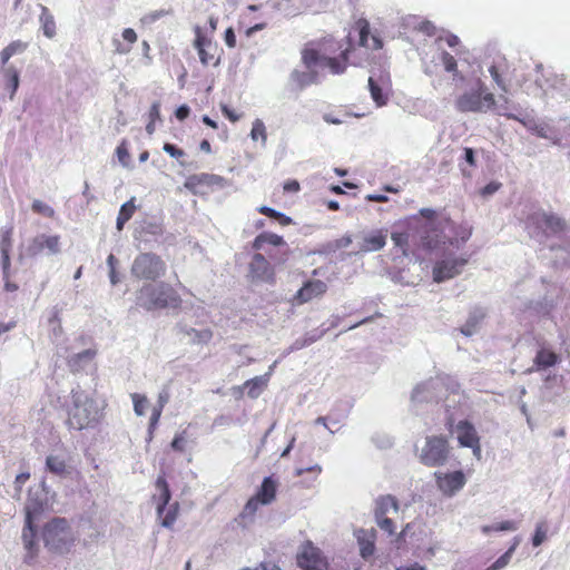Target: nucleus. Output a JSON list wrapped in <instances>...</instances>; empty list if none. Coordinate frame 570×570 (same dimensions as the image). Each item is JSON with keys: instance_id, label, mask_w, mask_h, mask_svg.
I'll return each mask as SVG.
<instances>
[{"instance_id": "obj_29", "label": "nucleus", "mask_w": 570, "mask_h": 570, "mask_svg": "<svg viewBox=\"0 0 570 570\" xmlns=\"http://www.w3.org/2000/svg\"><path fill=\"white\" fill-rule=\"evenodd\" d=\"M558 362V354L547 348L539 350L533 361L537 370H544L554 366Z\"/></svg>"}, {"instance_id": "obj_9", "label": "nucleus", "mask_w": 570, "mask_h": 570, "mask_svg": "<svg viewBox=\"0 0 570 570\" xmlns=\"http://www.w3.org/2000/svg\"><path fill=\"white\" fill-rule=\"evenodd\" d=\"M278 489V480L274 476L264 478L262 484L253 497L248 499L244 505L242 512L236 519L243 522L246 519H253L259 508V505L272 504L276 500Z\"/></svg>"}, {"instance_id": "obj_11", "label": "nucleus", "mask_w": 570, "mask_h": 570, "mask_svg": "<svg viewBox=\"0 0 570 570\" xmlns=\"http://www.w3.org/2000/svg\"><path fill=\"white\" fill-rule=\"evenodd\" d=\"M450 455L449 440L444 435H429L420 453V462L426 466L443 465Z\"/></svg>"}, {"instance_id": "obj_61", "label": "nucleus", "mask_w": 570, "mask_h": 570, "mask_svg": "<svg viewBox=\"0 0 570 570\" xmlns=\"http://www.w3.org/2000/svg\"><path fill=\"white\" fill-rule=\"evenodd\" d=\"M464 159L471 167H474L476 165L474 151L472 148H470V147L464 148Z\"/></svg>"}, {"instance_id": "obj_52", "label": "nucleus", "mask_w": 570, "mask_h": 570, "mask_svg": "<svg viewBox=\"0 0 570 570\" xmlns=\"http://www.w3.org/2000/svg\"><path fill=\"white\" fill-rule=\"evenodd\" d=\"M163 404L159 405V407H155L153 410L150 420H149V433L153 434L154 430L157 428V424L159 422L160 415H161Z\"/></svg>"}, {"instance_id": "obj_13", "label": "nucleus", "mask_w": 570, "mask_h": 570, "mask_svg": "<svg viewBox=\"0 0 570 570\" xmlns=\"http://www.w3.org/2000/svg\"><path fill=\"white\" fill-rule=\"evenodd\" d=\"M296 563L303 570H326L328 567L327 559L322 550L306 541L301 546L296 556Z\"/></svg>"}, {"instance_id": "obj_49", "label": "nucleus", "mask_w": 570, "mask_h": 570, "mask_svg": "<svg viewBox=\"0 0 570 570\" xmlns=\"http://www.w3.org/2000/svg\"><path fill=\"white\" fill-rule=\"evenodd\" d=\"M163 149L170 157H173L177 160H179L180 158L186 156V153L181 148H178L177 146L169 144V142H165Z\"/></svg>"}, {"instance_id": "obj_48", "label": "nucleus", "mask_w": 570, "mask_h": 570, "mask_svg": "<svg viewBox=\"0 0 570 570\" xmlns=\"http://www.w3.org/2000/svg\"><path fill=\"white\" fill-rule=\"evenodd\" d=\"M13 228L9 227L1 233L0 250H11Z\"/></svg>"}, {"instance_id": "obj_55", "label": "nucleus", "mask_w": 570, "mask_h": 570, "mask_svg": "<svg viewBox=\"0 0 570 570\" xmlns=\"http://www.w3.org/2000/svg\"><path fill=\"white\" fill-rule=\"evenodd\" d=\"M148 118H149V121H160V102L159 101H155L150 108H149V112H148Z\"/></svg>"}, {"instance_id": "obj_6", "label": "nucleus", "mask_w": 570, "mask_h": 570, "mask_svg": "<svg viewBox=\"0 0 570 570\" xmlns=\"http://www.w3.org/2000/svg\"><path fill=\"white\" fill-rule=\"evenodd\" d=\"M45 546L55 552H68L73 546L76 538L65 518H53L46 523L42 530Z\"/></svg>"}, {"instance_id": "obj_37", "label": "nucleus", "mask_w": 570, "mask_h": 570, "mask_svg": "<svg viewBox=\"0 0 570 570\" xmlns=\"http://www.w3.org/2000/svg\"><path fill=\"white\" fill-rule=\"evenodd\" d=\"M135 210H136V206L134 204V199L128 200L120 207V210H119L118 217H117V229L118 230L122 229L125 223H127L135 214Z\"/></svg>"}, {"instance_id": "obj_27", "label": "nucleus", "mask_w": 570, "mask_h": 570, "mask_svg": "<svg viewBox=\"0 0 570 570\" xmlns=\"http://www.w3.org/2000/svg\"><path fill=\"white\" fill-rule=\"evenodd\" d=\"M266 245H271L274 247H279L286 245L284 238L277 234L263 232L258 234L252 243V248L254 250H262Z\"/></svg>"}, {"instance_id": "obj_19", "label": "nucleus", "mask_w": 570, "mask_h": 570, "mask_svg": "<svg viewBox=\"0 0 570 570\" xmlns=\"http://www.w3.org/2000/svg\"><path fill=\"white\" fill-rule=\"evenodd\" d=\"M249 272L254 278L263 282L273 283L275 279L274 268L267 258L261 253L253 255L249 263Z\"/></svg>"}, {"instance_id": "obj_54", "label": "nucleus", "mask_w": 570, "mask_h": 570, "mask_svg": "<svg viewBox=\"0 0 570 570\" xmlns=\"http://www.w3.org/2000/svg\"><path fill=\"white\" fill-rule=\"evenodd\" d=\"M352 236L351 235H345L341 238H337L335 239L333 243H332V247L334 249H341V248H346L348 247L351 244H352Z\"/></svg>"}, {"instance_id": "obj_15", "label": "nucleus", "mask_w": 570, "mask_h": 570, "mask_svg": "<svg viewBox=\"0 0 570 570\" xmlns=\"http://www.w3.org/2000/svg\"><path fill=\"white\" fill-rule=\"evenodd\" d=\"M468 264V258H450L438 262L433 267V279L436 283L444 282L459 275Z\"/></svg>"}, {"instance_id": "obj_4", "label": "nucleus", "mask_w": 570, "mask_h": 570, "mask_svg": "<svg viewBox=\"0 0 570 570\" xmlns=\"http://www.w3.org/2000/svg\"><path fill=\"white\" fill-rule=\"evenodd\" d=\"M136 304L147 312L178 309L181 307L183 299L170 284L160 282L141 286L137 292Z\"/></svg>"}, {"instance_id": "obj_22", "label": "nucleus", "mask_w": 570, "mask_h": 570, "mask_svg": "<svg viewBox=\"0 0 570 570\" xmlns=\"http://www.w3.org/2000/svg\"><path fill=\"white\" fill-rule=\"evenodd\" d=\"M353 29L355 31H357V33H358V46L360 47L371 48L372 50H377V49L382 48L383 42L376 36H373L371 38L372 43H368L370 23L366 19H364V18L358 19L354 23Z\"/></svg>"}, {"instance_id": "obj_53", "label": "nucleus", "mask_w": 570, "mask_h": 570, "mask_svg": "<svg viewBox=\"0 0 570 570\" xmlns=\"http://www.w3.org/2000/svg\"><path fill=\"white\" fill-rule=\"evenodd\" d=\"M1 265H2V272L3 277H9L10 275V250H1Z\"/></svg>"}, {"instance_id": "obj_30", "label": "nucleus", "mask_w": 570, "mask_h": 570, "mask_svg": "<svg viewBox=\"0 0 570 570\" xmlns=\"http://www.w3.org/2000/svg\"><path fill=\"white\" fill-rule=\"evenodd\" d=\"M122 39L127 42L126 45L121 43L119 40H115V51L119 55H126L130 52L132 45L137 41L138 37L136 31L132 28H126L122 31Z\"/></svg>"}, {"instance_id": "obj_44", "label": "nucleus", "mask_w": 570, "mask_h": 570, "mask_svg": "<svg viewBox=\"0 0 570 570\" xmlns=\"http://www.w3.org/2000/svg\"><path fill=\"white\" fill-rule=\"evenodd\" d=\"M250 137L255 141L258 140V139H262L263 142L266 141V139H267L266 128H265L264 122L261 119H256L253 122V127H252V130H250Z\"/></svg>"}, {"instance_id": "obj_34", "label": "nucleus", "mask_w": 570, "mask_h": 570, "mask_svg": "<svg viewBox=\"0 0 570 570\" xmlns=\"http://www.w3.org/2000/svg\"><path fill=\"white\" fill-rule=\"evenodd\" d=\"M27 48L28 43L21 40L10 42L0 53L2 65H6L12 56L24 52Z\"/></svg>"}, {"instance_id": "obj_23", "label": "nucleus", "mask_w": 570, "mask_h": 570, "mask_svg": "<svg viewBox=\"0 0 570 570\" xmlns=\"http://www.w3.org/2000/svg\"><path fill=\"white\" fill-rule=\"evenodd\" d=\"M456 439L461 446L476 445V440L480 438L474 425L468 420H461L455 425Z\"/></svg>"}, {"instance_id": "obj_17", "label": "nucleus", "mask_w": 570, "mask_h": 570, "mask_svg": "<svg viewBox=\"0 0 570 570\" xmlns=\"http://www.w3.org/2000/svg\"><path fill=\"white\" fill-rule=\"evenodd\" d=\"M436 484L439 489L446 495H453L461 490L466 480L462 471H454L450 473H435Z\"/></svg>"}, {"instance_id": "obj_1", "label": "nucleus", "mask_w": 570, "mask_h": 570, "mask_svg": "<svg viewBox=\"0 0 570 570\" xmlns=\"http://www.w3.org/2000/svg\"><path fill=\"white\" fill-rule=\"evenodd\" d=\"M345 41L346 45L344 46L330 35L308 41L301 52L302 63L307 70H294L291 73L292 82L298 89L317 82L318 73L314 70L316 66L327 67L333 75L343 73L347 68L350 55L354 50L351 33L346 36Z\"/></svg>"}, {"instance_id": "obj_42", "label": "nucleus", "mask_w": 570, "mask_h": 570, "mask_svg": "<svg viewBox=\"0 0 570 570\" xmlns=\"http://www.w3.org/2000/svg\"><path fill=\"white\" fill-rule=\"evenodd\" d=\"M31 209L33 213H36L38 215H41V216H45L48 218L55 217V209L51 206H49L48 204H46L45 202L39 200V199L33 200V203L31 205Z\"/></svg>"}, {"instance_id": "obj_59", "label": "nucleus", "mask_w": 570, "mask_h": 570, "mask_svg": "<svg viewBox=\"0 0 570 570\" xmlns=\"http://www.w3.org/2000/svg\"><path fill=\"white\" fill-rule=\"evenodd\" d=\"M222 112L224 114V116L226 118H228L232 122H236L237 120H239V115H237L234 110H232L229 107L227 106H222Z\"/></svg>"}, {"instance_id": "obj_10", "label": "nucleus", "mask_w": 570, "mask_h": 570, "mask_svg": "<svg viewBox=\"0 0 570 570\" xmlns=\"http://www.w3.org/2000/svg\"><path fill=\"white\" fill-rule=\"evenodd\" d=\"M527 228L544 236H559L567 230V222L561 216L543 210L534 212L527 218Z\"/></svg>"}, {"instance_id": "obj_56", "label": "nucleus", "mask_w": 570, "mask_h": 570, "mask_svg": "<svg viewBox=\"0 0 570 570\" xmlns=\"http://www.w3.org/2000/svg\"><path fill=\"white\" fill-rule=\"evenodd\" d=\"M224 41L228 48L236 47V36L232 27L227 28L224 32Z\"/></svg>"}, {"instance_id": "obj_45", "label": "nucleus", "mask_w": 570, "mask_h": 570, "mask_svg": "<svg viewBox=\"0 0 570 570\" xmlns=\"http://www.w3.org/2000/svg\"><path fill=\"white\" fill-rule=\"evenodd\" d=\"M547 531L548 529L546 522H540L537 524L534 534L532 537L533 547H539L547 539Z\"/></svg>"}, {"instance_id": "obj_18", "label": "nucleus", "mask_w": 570, "mask_h": 570, "mask_svg": "<svg viewBox=\"0 0 570 570\" xmlns=\"http://www.w3.org/2000/svg\"><path fill=\"white\" fill-rule=\"evenodd\" d=\"M59 244L60 237L58 235L41 234L31 239L27 250L30 256L40 255L45 249H48L51 254H57L60 250Z\"/></svg>"}, {"instance_id": "obj_47", "label": "nucleus", "mask_w": 570, "mask_h": 570, "mask_svg": "<svg viewBox=\"0 0 570 570\" xmlns=\"http://www.w3.org/2000/svg\"><path fill=\"white\" fill-rule=\"evenodd\" d=\"M118 160L124 165L128 166L130 161V154L128 150L127 141L122 140L116 149Z\"/></svg>"}, {"instance_id": "obj_63", "label": "nucleus", "mask_w": 570, "mask_h": 570, "mask_svg": "<svg viewBox=\"0 0 570 570\" xmlns=\"http://www.w3.org/2000/svg\"><path fill=\"white\" fill-rule=\"evenodd\" d=\"M49 323L57 326L58 328V334H61L62 332V327H61V324H60V316H59V311H55L52 316L49 318Z\"/></svg>"}, {"instance_id": "obj_16", "label": "nucleus", "mask_w": 570, "mask_h": 570, "mask_svg": "<svg viewBox=\"0 0 570 570\" xmlns=\"http://www.w3.org/2000/svg\"><path fill=\"white\" fill-rule=\"evenodd\" d=\"M327 291V285L321 279H311L304 283V285L294 295L292 303L294 305H303L311 302L314 298L323 296Z\"/></svg>"}, {"instance_id": "obj_21", "label": "nucleus", "mask_w": 570, "mask_h": 570, "mask_svg": "<svg viewBox=\"0 0 570 570\" xmlns=\"http://www.w3.org/2000/svg\"><path fill=\"white\" fill-rule=\"evenodd\" d=\"M387 230L376 229L368 234H365L360 243L361 253L377 252L382 249L386 244Z\"/></svg>"}, {"instance_id": "obj_32", "label": "nucleus", "mask_w": 570, "mask_h": 570, "mask_svg": "<svg viewBox=\"0 0 570 570\" xmlns=\"http://www.w3.org/2000/svg\"><path fill=\"white\" fill-rule=\"evenodd\" d=\"M46 466L50 473L58 476H65L69 473L65 459L58 455H48L46 459Z\"/></svg>"}, {"instance_id": "obj_40", "label": "nucleus", "mask_w": 570, "mask_h": 570, "mask_svg": "<svg viewBox=\"0 0 570 570\" xmlns=\"http://www.w3.org/2000/svg\"><path fill=\"white\" fill-rule=\"evenodd\" d=\"M368 87L371 91V97L375 101L379 107L385 106L387 104V96L383 94V89L374 81L372 77L368 79Z\"/></svg>"}, {"instance_id": "obj_2", "label": "nucleus", "mask_w": 570, "mask_h": 570, "mask_svg": "<svg viewBox=\"0 0 570 570\" xmlns=\"http://www.w3.org/2000/svg\"><path fill=\"white\" fill-rule=\"evenodd\" d=\"M419 215L425 219L420 229V239L423 248L432 250L446 244L455 245L456 237L446 235V230L454 232L455 223L449 216H441L432 208H422Z\"/></svg>"}, {"instance_id": "obj_51", "label": "nucleus", "mask_w": 570, "mask_h": 570, "mask_svg": "<svg viewBox=\"0 0 570 570\" xmlns=\"http://www.w3.org/2000/svg\"><path fill=\"white\" fill-rule=\"evenodd\" d=\"M6 76L8 77L9 85L11 87L12 95H13L17 91L18 86H19V73L13 67H10L6 70Z\"/></svg>"}, {"instance_id": "obj_3", "label": "nucleus", "mask_w": 570, "mask_h": 570, "mask_svg": "<svg viewBox=\"0 0 570 570\" xmlns=\"http://www.w3.org/2000/svg\"><path fill=\"white\" fill-rule=\"evenodd\" d=\"M104 409L85 391H73L71 405L68 409L67 425L69 429L81 431L95 428L104 416Z\"/></svg>"}, {"instance_id": "obj_31", "label": "nucleus", "mask_w": 570, "mask_h": 570, "mask_svg": "<svg viewBox=\"0 0 570 570\" xmlns=\"http://www.w3.org/2000/svg\"><path fill=\"white\" fill-rule=\"evenodd\" d=\"M268 376H255L254 379L247 380L244 383V387L247 389V395L250 399H256L261 395L263 390L266 387Z\"/></svg>"}, {"instance_id": "obj_60", "label": "nucleus", "mask_w": 570, "mask_h": 570, "mask_svg": "<svg viewBox=\"0 0 570 570\" xmlns=\"http://www.w3.org/2000/svg\"><path fill=\"white\" fill-rule=\"evenodd\" d=\"M501 187L500 183L491 181L482 189V195H492Z\"/></svg>"}, {"instance_id": "obj_33", "label": "nucleus", "mask_w": 570, "mask_h": 570, "mask_svg": "<svg viewBox=\"0 0 570 570\" xmlns=\"http://www.w3.org/2000/svg\"><path fill=\"white\" fill-rule=\"evenodd\" d=\"M507 70V63L504 61L495 62L490 66L489 72L495 82V85L504 92H508V86L503 78V73Z\"/></svg>"}, {"instance_id": "obj_38", "label": "nucleus", "mask_w": 570, "mask_h": 570, "mask_svg": "<svg viewBox=\"0 0 570 570\" xmlns=\"http://www.w3.org/2000/svg\"><path fill=\"white\" fill-rule=\"evenodd\" d=\"M257 210L262 215H265V216H267V217H269L272 219L277 220L278 224L282 225V226H288V225H291L293 223V219L289 216L283 214L281 212H277V210H275L272 207L261 206V207H258Z\"/></svg>"}, {"instance_id": "obj_7", "label": "nucleus", "mask_w": 570, "mask_h": 570, "mask_svg": "<svg viewBox=\"0 0 570 570\" xmlns=\"http://www.w3.org/2000/svg\"><path fill=\"white\" fill-rule=\"evenodd\" d=\"M155 487L159 491V494L154 497V500L157 503V518L164 528L171 529L179 514V503L177 501L169 503L171 499V492L165 473H161L157 476Z\"/></svg>"}, {"instance_id": "obj_62", "label": "nucleus", "mask_w": 570, "mask_h": 570, "mask_svg": "<svg viewBox=\"0 0 570 570\" xmlns=\"http://www.w3.org/2000/svg\"><path fill=\"white\" fill-rule=\"evenodd\" d=\"M461 230L455 232V235L460 237L462 242H465L470 238L472 234V229L470 227H459Z\"/></svg>"}, {"instance_id": "obj_43", "label": "nucleus", "mask_w": 570, "mask_h": 570, "mask_svg": "<svg viewBox=\"0 0 570 570\" xmlns=\"http://www.w3.org/2000/svg\"><path fill=\"white\" fill-rule=\"evenodd\" d=\"M131 400L134 403V411L138 416H141L145 414L146 407L148 405V400L145 395H141L139 393L131 394Z\"/></svg>"}, {"instance_id": "obj_41", "label": "nucleus", "mask_w": 570, "mask_h": 570, "mask_svg": "<svg viewBox=\"0 0 570 570\" xmlns=\"http://www.w3.org/2000/svg\"><path fill=\"white\" fill-rule=\"evenodd\" d=\"M519 541L517 540L507 552H504L501 557H499L489 568V570H499L504 568L509 562L510 559L518 546Z\"/></svg>"}, {"instance_id": "obj_50", "label": "nucleus", "mask_w": 570, "mask_h": 570, "mask_svg": "<svg viewBox=\"0 0 570 570\" xmlns=\"http://www.w3.org/2000/svg\"><path fill=\"white\" fill-rule=\"evenodd\" d=\"M186 441H187L186 432L184 431V432L175 435L174 440L170 443V446L176 452H184Z\"/></svg>"}, {"instance_id": "obj_5", "label": "nucleus", "mask_w": 570, "mask_h": 570, "mask_svg": "<svg viewBox=\"0 0 570 570\" xmlns=\"http://www.w3.org/2000/svg\"><path fill=\"white\" fill-rule=\"evenodd\" d=\"M458 111L466 112H487L495 106V97L492 92L487 91L485 85L478 79L475 87L459 95L454 100Z\"/></svg>"}, {"instance_id": "obj_58", "label": "nucleus", "mask_w": 570, "mask_h": 570, "mask_svg": "<svg viewBox=\"0 0 570 570\" xmlns=\"http://www.w3.org/2000/svg\"><path fill=\"white\" fill-rule=\"evenodd\" d=\"M190 114V108L187 105L179 106L176 111L175 116L178 120H185Z\"/></svg>"}, {"instance_id": "obj_28", "label": "nucleus", "mask_w": 570, "mask_h": 570, "mask_svg": "<svg viewBox=\"0 0 570 570\" xmlns=\"http://www.w3.org/2000/svg\"><path fill=\"white\" fill-rule=\"evenodd\" d=\"M439 59L444 70L452 75L453 81H464L465 77L458 69V61L454 56L450 52L442 50L439 55Z\"/></svg>"}, {"instance_id": "obj_8", "label": "nucleus", "mask_w": 570, "mask_h": 570, "mask_svg": "<svg viewBox=\"0 0 570 570\" xmlns=\"http://www.w3.org/2000/svg\"><path fill=\"white\" fill-rule=\"evenodd\" d=\"M167 265L165 261L155 253L138 254L130 267L131 276L138 281L156 282L165 276Z\"/></svg>"}, {"instance_id": "obj_20", "label": "nucleus", "mask_w": 570, "mask_h": 570, "mask_svg": "<svg viewBox=\"0 0 570 570\" xmlns=\"http://www.w3.org/2000/svg\"><path fill=\"white\" fill-rule=\"evenodd\" d=\"M224 181L223 177L215 175V174H194L186 178L184 186L188 190H190L193 194H198L200 191V188L206 187H213L222 185Z\"/></svg>"}, {"instance_id": "obj_14", "label": "nucleus", "mask_w": 570, "mask_h": 570, "mask_svg": "<svg viewBox=\"0 0 570 570\" xmlns=\"http://www.w3.org/2000/svg\"><path fill=\"white\" fill-rule=\"evenodd\" d=\"M22 542L26 549L24 562H32L38 556L37 528L35 524V512L26 509L24 525L22 529Z\"/></svg>"}, {"instance_id": "obj_64", "label": "nucleus", "mask_w": 570, "mask_h": 570, "mask_svg": "<svg viewBox=\"0 0 570 570\" xmlns=\"http://www.w3.org/2000/svg\"><path fill=\"white\" fill-rule=\"evenodd\" d=\"M396 570H426L425 567L419 564L417 562L413 563V564H410V566H405V567H399L396 568Z\"/></svg>"}, {"instance_id": "obj_46", "label": "nucleus", "mask_w": 570, "mask_h": 570, "mask_svg": "<svg viewBox=\"0 0 570 570\" xmlns=\"http://www.w3.org/2000/svg\"><path fill=\"white\" fill-rule=\"evenodd\" d=\"M379 528L386 532L389 535H392L395 533V523L392 519H390L387 515L386 517H382V518H376L375 519Z\"/></svg>"}, {"instance_id": "obj_24", "label": "nucleus", "mask_w": 570, "mask_h": 570, "mask_svg": "<svg viewBox=\"0 0 570 570\" xmlns=\"http://www.w3.org/2000/svg\"><path fill=\"white\" fill-rule=\"evenodd\" d=\"M357 542L360 546V553L364 559L374 554L376 533L374 529H361L356 532Z\"/></svg>"}, {"instance_id": "obj_26", "label": "nucleus", "mask_w": 570, "mask_h": 570, "mask_svg": "<svg viewBox=\"0 0 570 570\" xmlns=\"http://www.w3.org/2000/svg\"><path fill=\"white\" fill-rule=\"evenodd\" d=\"M399 502L395 497L387 494L380 497L375 502L374 517L382 518L386 517L390 512L397 513Z\"/></svg>"}, {"instance_id": "obj_25", "label": "nucleus", "mask_w": 570, "mask_h": 570, "mask_svg": "<svg viewBox=\"0 0 570 570\" xmlns=\"http://www.w3.org/2000/svg\"><path fill=\"white\" fill-rule=\"evenodd\" d=\"M97 351L94 348L85 350L70 356L67 365L72 373H79L85 370L86 365L95 360Z\"/></svg>"}, {"instance_id": "obj_36", "label": "nucleus", "mask_w": 570, "mask_h": 570, "mask_svg": "<svg viewBox=\"0 0 570 570\" xmlns=\"http://www.w3.org/2000/svg\"><path fill=\"white\" fill-rule=\"evenodd\" d=\"M40 21L42 24L43 35L47 38H53L56 36V22L53 17L49 13L48 8L42 7Z\"/></svg>"}, {"instance_id": "obj_35", "label": "nucleus", "mask_w": 570, "mask_h": 570, "mask_svg": "<svg viewBox=\"0 0 570 570\" xmlns=\"http://www.w3.org/2000/svg\"><path fill=\"white\" fill-rule=\"evenodd\" d=\"M391 239L395 247L401 250L402 256L410 254V235L407 232H393Z\"/></svg>"}, {"instance_id": "obj_39", "label": "nucleus", "mask_w": 570, "mask_h": 570, "mask_svg": "<svg viewBox=\"0 0 570 570\" xmlns=\"http://www.w3.org/2000/svg\"><path fill=\"white\" fill-rule=\"evenodd\" d=\"M518 529V524L515 521L512 520H505L492 525H483L481 528L482 533L490 534L491 532H499V531H514Z\"/></svg>"}, {"instance_id": "obj_12", "label": "nucleus", "mask_w": 570, "mask_h": 570, "mask_svg": "<svg viewBox=\"0 0 570 570\" xmlns=\"http://www.w3.org/2000/svg\"><path fill=\"white\" fill-rule=\"evenodd\" d=\"M194 48L197 50L199 61L205 67H216L219 63L218 46L203 31L202 27L194 28Z\"/></svg>"}, {"instance_id": "obj_57", "label": "nucleus", "mask_w": 570, "mask_h": 570, "mask_svg": "<svg viewBox=\"0 0 570 570\" xmlns=\"http://www.w3.org/2000/svg\"><path fill=\"white\" fill-rule=\"evenodd\" d=\"M301 189V185L296 179H289L284 183L283 190L284 193L294 194L298 193Z\"/></svg>"}]
</instances>
